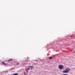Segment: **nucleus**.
<instances>
[{
  "label": "nucleus",
  "mask_w": 75,
  "mask_h": 75,
  "mask_svg": "<svg viewBox=\"0 0 75 75\" xmlns=\"http://www.w3.org/2000/svg\"><path fill=\"white\" fill-rule=\"evenodd\" d=\"M29 67L31 69H33V66H29Z\"/></svg>",
  "instance_id": "nucleus-4"
},
{
  "label": "nucleus",
  "mask_w": 75,
  "mask_h": 75,
  "mask_svg": "<svg viewBox=\"0 0 75 75\" xmlns=\"http://www.w3.org/2000/svg\"><path fill=\"white\" fill-rule=\"evenodd\" d=\"M70 70L69 68H67L66 70L63 71V72H64V73H68Z\"/></svg>",
  "instance_id": "nucleus-1"
},
{
  "label": "nucleus",
  "mask_w": 75,
  "mask_h": 75,
  "mask_svg": "<svg viewBox=\"0 0 75 75\" xmlns=\"http://www.w3.org/2000/svg\"><path fill=\"white\" fill-rule=\"evenodd\" d=\"M28 69H30V68H28Z\"/></svg>",
  "instance_id": "nucleus-10"
},
{
  "label": "nucleus",
  "mask_w": 75,
  "mask_h": 75,
  "mask_svg": "<svg viewBox=\"0 0 75 75\" xmlns=\"http://www.w3.org/2000/svg\"><path fill=\"white\" fill-rule=\"evenodd\" d=\"M62 75H67V74H62Z\"/></svg>",
  "instance_id": "nucleus-8"
},
{
  "label": "nucleus",
  "mask_w": 75,
  "mask_h": 75,
  "mask_svg": "<svg viewBox=\"0 0 75 75\" xmlns=\"http://www.w3.org/2000/svg\"><path fill=\"white\" fill-rule=\"evenodd\" d=\"M2 63V64H3V65H7V64L5 63H4V62H3Z\"/></svg>",
  "instance_id": "nucleus-3"
},
{
  "label": "nucleus",
  "mask_w": 75,
  "mask_h": 75,
  "mask_svg": "<svg viewBox=\"0 0 75 75\" xmlns=\"http://www.w3.org/2000/svg\"><path fill=\"white\" fill-rule=\"evenodd\" d=\"M13 59H9L8 60V61L9 62V61H12Z\"/></svg>",
  "instance_id": "nucleus-5"
},
{
  "label": "nucleus",
  "mask_w": 75,
  "mask_h": 75,
  "mask_svg": "<svg viewBox=\"0 0 75 75\" xmlns=\"http://www.w3.org/2000/svg\"><path fill=\"white\" fill-rule=\"evenodd\" d=\"M17 64L18 65V64H19V63H17Z\"/></svg>",
  "instance_id": "nucleus-11"
},
{
  "label": "nucleus",
  "mask_w": 75,
  "mask_h": 75,
  "mask_svg": "<svg viewBox=\"0 0 75 75\" xmlns=\"http://www.w3.org/2000/svg\"><path fill=\"white\" fill-rule=\"evenodd\" d=\"M13 75H18V74L17 73H15L13 74Z\"/></svg>",
  "instance_id": "nucleus-6"
},
{
  "label": "nucleus",
  "mask_w": 75,
  "mask_h": 75,
  "mask_svg": "<svg viewBox=\"0 0 75 75\" xmlns=\"http://www.w3.org/2000/svg\"><path fill=\"white\" fill-rule=\"evenodd\" d=\"M24 74L25 75V73L24 72Z\"/></svg>",
  "instance_id": "nucleus-9"
},
{
  "label": "nucleus",
  "mask_w": 75,
  "mask_h": 75,
  "mask_svg": "<svg viewBox=\"0 0 75 75\" xmlns=\"http://www.w3.org/2000/svg\"><path fill=\"white\" fill-rule=\"evenodd\" d=\"M52 57H49V59H52Z\"/></svg>",
  "instance_id": "nucleus-7"
},
{
  "label": "nucleus",
  "mask_w": 75,
  "mask_h": 75,
  "mask_svg": "<svg viewBox=\"0 0 75 75\" xmlns=\"http://www.w3.org/2000/svg\"><path fill=\"white\" fill-rule=\"evenodd\" d=\"M59 69H62L64 68V66L63 65H59Z\"/></svg>",
  "instance_id": "nucleus-2"
}]
</instances>
